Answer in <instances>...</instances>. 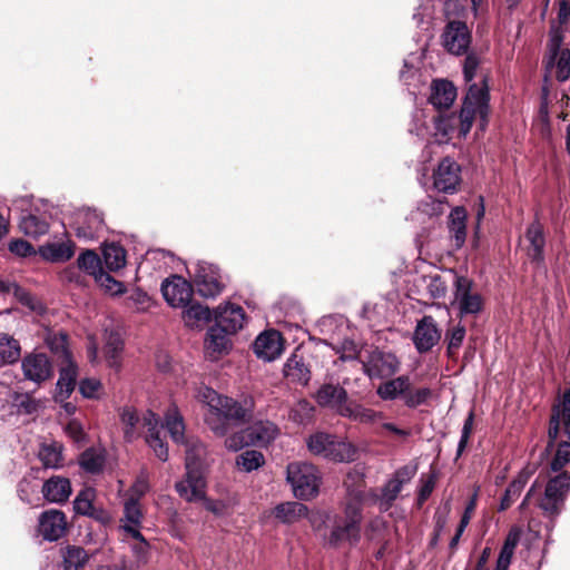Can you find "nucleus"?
<instances>
[{
  "mask_svg": "<svg viewBox=\"0 0 570 570\" xmlns=\"http://www.w3.org/2000/svg\"><path fill=\"white\" fill-rule=\"evenodd\" d=\"M196 397L208 406L205 422L217 436H225L233 428L245 424L252 416V400L237 401L220 395L208 386H200Z\"/></svg>",
  "mask_w": 570,
  "mask_h": 570,
  "instance_id": "1",
  "label": "nucleus"
},
{
  "mask_svg": "<svg viewBox=\"0 0 570 570\" xmlns=\"http://www.w3.org/2000/svg\"><path fill=\"white\" fill-rule=\"evenodd\" d=\"M489 110V88L485 78L482 86L471 83L464 98L461 111L455 116H440L434 121L435 135L442 139L448 138L459 122V134L465 137L472 127L475 116H480L482 127L485 125Z\"/></svg>",
  "mask_w": 570,
  "mask_h": 570,
  "instance_id": "2",
  "label": "nucleus"
},
{
  "mask_svg": "<svg viewBox=\"0 0 570 570\" xmlns=\"http://www.w3.org/2000/svg\"><path fill=\"white\" fill-rule=\"evenodd\" d=\"M124 424V438L127 442H132L141 434V428L147 429L145 436L146 443L153 449L155 455L166 462L168 460V448L160 438L163 425L159 417L151 411H146L140 417L132 407H125L120 414Z\"/></svg>",
  "mask_w": 570,
  "mask_h": 570,
  "instance_id": "3",
  "label": "nucleus"
},
{
  "mask_svg": "<svg viewBox=\"0 0 570 570\" xmlns=\"http://www.w3.org/2000/svg\"><path fill=\"white\" fill-rule=\"evenodd\" d=\"M569 17V0H560L558 23L552 22L550 29L549 53L546 59L544 80H547L548 77L554 76L560 82H563L570 78V50H562L559 57L563 41L561 26L568 22Z\"/></svg>",
  "mask_w": 570,
  "mask_h": 570,
  "instance_id": "4",
  "label": "nucleus"
},
{
  "mask_svg": "<svg viewBox=\"0 0 570 570\" xmlns=\"http://www.w3.org/2000/svg\"><path fill=\"white\" fill-rule=\"evenodd\" d=\"M362 515V494L356 492L352 494L345 503L344 518L336 521L330 535L327 544L337 547L342 542L355 546L361 540Z\"/></svg>",
  "mask_w": 570,
  "mask_h": 570,
  "instance_id": "5",
  "label": "nucleus"
},
{
  "mask_svg": "<svg viewBox=\"0 0 570 570\" xmlns=\"http://www.w3.org/2000/svg\"><path fill=\"white\" fill-rule=\"evenodd\" d=\"M286 479L293 493L301 500H309L317 495L321 475L315 465L308 462H292L286 469Z\"/></svg>",
  "mask_w": 570,
  "mask_h": 570,
  "instance_id": "6",
  "label": "nucleus"
},
{
  "mask_svg": "<svg viewBox=\"0 0 570 570\" xmlns=\"http://www.w3.org/2000/svg\"><path fill=\"white\" fill-rule=\"evenodd\" d=\"M306 444L311 453L335 462H351L356 458V449L351 443L328 433L312 434Z\"/></svg>",
  "mask_w": 570,
  "mask_h": 570,
  "instance_id": "7",
  "label": "nucleus"
},
{
  "mask_svg": "<svg viewBox=\"0 0 570 570\" xmlns=\"http://www.w3.org/2000/svg\"><path fill=\"white\" fill-rule=\"evenodd\" d=\"M202 449V444H195L186 451V475L175 484L179 497L188 502L202 500L205 497L206 483L197 468V453Z\"/></svg>",
  "mask_w": 570,
  "mask_h": 570,
  "instance_id": "8",
  "label": "nucleus"
},
{
  "mask_svg": "<svg viewBox=\"0 0 570 570\" xmlns=\"http://www.w3.org/2000/svg\"><path fill=\"white\" fill-rule=\"evenodd\" d=\"M13 206L20 210L19 227L26 236L38 238L48 233V215L39 208L32 196L14 199Z\"/></svg>",
  "mask_w": 570,
  "mask_h": 570,
  "instance_id": "9",
  "label": "nucleus"
},
{
  "mask_svg": "<svg viewBox=\"0 0 570 570\" xmlns=\"http://www.w3.org/2000/svg\"><path fill=\"white\" fill-rule=\"evenodd\" d=\"M459 316L478 315L482 312L484 301L481 294L473 292V282L465 276H456L454 281L453 302Z\"/></svg>",
  "mask_w": 570,
  "mask_h": 570,
  "instance_id": "10",
  "label": "nucleus"
},
{
  "mask_svg": "<svg viewBox=\"0 0 570 570\" xmlns=\"http://www.w3.org/2000/svg\"><path fill=\"white\" fill-rule=\"evenodd\" d=\"M570 490V476L563 472L552 478L544 490V495L539 501V507L544 513L558 514L566 504V499Z\"/></svg>",
  "mask_w": 570,
  "mask_h": 570,
  "instance_id": "11",
  "label": "nucleus"
},
{
  "mask_svg": "<svg viewBox=\"0 0 570 570\" xmlns=\"http://www.w3.org/2000/svg\"><path fill=\"white\" fill-rule=\"evenodd\" d=\"M362 366L364 374L371 380H382L393 376L400 370V361L392 353L374 350L362 361Z\"/></svg>",
  "mask_w": 570,
  "mask_h": 570,
  "instance_id": "12",
  "label": "nucleus"
},
{
  "mask_svg": "<svg viewBox=\"0 0 570 570\" xmlns=\"http://www.w3.org/2000/svg\"><path fill=\"white\" fill-rule=\"evenodd\" d=\"M442 45L452 55H463L471 45V31L463 21H449L441 36Z\"/></svg>",
  "mask_w": 570,
  "mask_h": 570,
  "instance_id": "13",
  "label": "nucleus"
},
{
  "mask_svg": "<svg viewBox=\"0 0 570 570\" xmlns=\"http://www.w3.org/2000/svg\"><path fill=\"white\" fill-rule=\"evenodd\" d=\"M194 282L200 296L214 298L224 288L219 279L218 268L209 263H197L195 266Z\"/></svg>",
  "mask_w": 570,
  "mask_h": 570,
  "instance_id": "14",
  "label": "nucleus"
},
{
  "mask_svg": "<svg viewBox=\"0 0 570 570\" xmlns=\"http://www.w3.org/2000/svg\"><path fill=\"white\" fill-rule=\"evenodd\" d=\"M461 181V167L452 158L442 159L433 173V187L444 194H452Z\"/></svg>",
  "mask_w": 570,
  "mask_h": 570,
  "instance_id": "15",
  "label": "nucleus"
},
{
  "mask_svg": "<svg viewBox=\"0 0 570 570\" xmlns=\"http://www.w3.org/2000/svg\"><path fill=\"white\" fill-rule=\"evenodd\" d=\"M416 473V466L404 465L397 469L393 476L382 488L379 503L381 510H389L396 500L404 484L409 483Z\"/></svg>",
  "mask_w": 570,
  "mask_h": 570,
  "instance_id": "16",
  "label": "nucleus"
},
{
  "mask_svg": "<svg viewBox=\"0 0 570 570\" xmlns=\"http://www.w3.org/2000/svg\"><path fill=\"white\" fill-rule=\"evenodd\" d=\"M165 301L175 308L186 307L193 296V287L185 278L174 275L161 284Z\"/></svg>",
  "mask_w": 570,
  "mask_h": 570,
  "instance_id": "17",
  "label": "nucleus"
},
{
  "mask_svg": "<svg viewBox=\"0 0 570 570\" xmlns=\"http://www.w3.org/2000/svg\"><path fill=\"white\" fill-rule=\"evenodd\" d=\"M441 340V330L431 315L417 321L413 332V343L419 353L431 351Z\"/></svg>",
  "mask_w": 570,
  "mask_h": 570,
  "instance_id": "18",
  "label": "nucleus"
},
{
  "mask_svg": "<svg viewBox=\"0 0 570 570\" xmlns=\"http://www.w3.org/2000/svg\"><path fill=\"white\" fill-rule=\"evenodd\" d=\"M561 426L564 434L568 435V440H570V389H564L561 405L553 407L548 430V449L553 446V443L559 436Z\"/></svg>",
  "mask_w": 570,
  "mask_h": 570,
  "instance_id": "19",
  "label": "nucleus"
},
{
  "mask_svg": "<svg viewBox=\"0 0 570 570\" xmlns=\"http://www.w3.org/2000/svg\"><path fill=\"white\" fill-rule=\"evenodd\" d=\"M21 368L26 380L41 384L52 375V364L45 353H31L21 361Z\"/></svg>",
  "mask_w": 570,
  "mask_h": 570,
  "instance_id": "20",
  "label": "nucleus"
},
{
  "mask_svg": "<svg viewBox=\"0 0 570 570\" xmlns=\"http://www.w3.org/2000/svg\"><path fill=\"white\" fill-rule=\"evenodd\" d=\"M105 229L104 218L96 209H82L75 220L76 235L79 238L91 240L98 238Z\"/></svg>",
  "mask_w": 570,
  "mask_h": 570,
  "instance_id": "21",
  "label": "nucleus"
},
{
  "mask_svg": "<svg viewBox=\"0 0 570 570\" xmlns=\"http://www.w3.org/2000/svg\"><path fill=\"white\" fill-rule=\"evenodd\" d=\"M67 530V520L62 511L50 509L42 512L38 520L39 534L47 541L59 540Z\"/></svg>",
  "mask_w": 570,
  "mask_h": 570,
  "instance_id": "22",
  "label": "nucleus"
},
{
  "mask_svg": "<svg viewBox=\"0 0 570 570\" xmlns=\"http://www.w3.org/2000/svg\"><path fill=\"white\" fill-rule=\"evenodd\" d=\"M230 335H233V333L216 323L210 326L204 342L206 355L212 360H217L223 354H227L232 347Z\"/></svg>",
  "mask_w": 570,
  "mask_h": 570,
  "instance_id": "23",
  "label": "nucleus"
},
{
  "mask_svg": "<svg viewBox=\"0 0 570 570\" xmlns=\"http://www.w3.org/2000/svg\"><path fill=\"white\" fill-rule=\"evenodd\" d=\"M142 521V512L140 509L139 501L134 498H129L124 504V517L121 518V529L128 533L131 538L138 540L147 547L148 543L140 532Z\"/></svg>",
  "mask_w": 570,
  "mask_h": 570,
  "instance_id": "24",
  "label": "nucleus"
},
{
  "mask_svg": "<svg viewBox=\"0 0 570 570\" xmlns=\"http://www.w3.org/2000/svg\"><path fill=\"white\" fill-rule=\"evenodd\" d=\"M215 323L235 334L243 328L246 321L244 309L235 304L219 305L214 312Z\"/></svg>",
  "mask_w": 570,
  "mask_h": 570,
  "instance_id": "25",
  "label": "nucleus"
},
{
  "mask_svg": "<svg viewBox=\"0 0 570 570\" xmlns=\"http://www.w3.org/2000/svg\"><path fill=\"white\" fill-rule=\"evenodd\" d=\"M254 352L257 357L271 362L283 352L282 337L277 331H266L259 334L254 342Z\"/></svg>",
  "mask_w": 570,
  "mask_h": 570,
  "instance_id": "26",
  "label": "nucleus"
},
{
  "mask_svg": "<svg viewBox=\"0 0 570 570\" xmlns=\"http://www.w3.org/2000/svg\"><path fill=\"white\" fill-rule=\"evenodd\" d=\"M318 405L334 409L338 414L347 407V392L338 384H323L315 394Z\"/></svg>",
  "mask_w": 570,
  "mask_h": 570,
  "instance_id": "27",
  "label": "nucleus"
},
{
  "mask_svg": "<svg viewBox=\"0 0 570 570\" xmlns=\"http://www.w3.org/2000/svg\"><path fill=\"white\" fill-rule=\"evenodd\" d=\"M43 499L50 503H65L72 493L69 479L53 475L45 481L41 489Z\"/></svg>",
  "mask_w": 570,
  "mask_h": 570,
  "instance_id": "28",
  "label": "nucleus"
},
{
  "mask_svg": "<svg viewBox=\"0 0 570 570\" xmlns=\"http://www.w3.org/2000/svg\"><path fill=\"white\" fill-rule=\"evenodd\" d=\"M285 377L295 384L307 385L311 380V370L305 364L302 355L292 354L284 364Z\"/></svg>",
  "mask_w": 570,
  "mask_h": 570,
  "instance_id": "29",
  "label": "nucleus"
},
{
  "mask_svg": "<svg viewBox=\"0 0 570 570\" xmlns=\"http://www.w3.org/2000/svg\"><path fill=\"white\" fill-rule=\"evenodd\" d=\"M411 386L410 377L406 375L397 376L379 385L376 393L384 401H393L397 397L404 400V394Z\"/></svg>",
  "mask_w": 570,
  "mask_h": 570,
  "instance_id": "30",
  "label": "nucleus"
},
{
  "mask_svg": "<svg viewBox=\"0 0 570 570\" xmlns=\"http://www.w3.org/2000/svg\"><path fill=\"white\" fill-rule=\"evenodd\" d=\"M247 429L250 439H253V445L259 446L269 444L279 433L277 425L268 420L257 421Z\"/></svg>",
  "mask_w": 570,
  "mask_h": 570,
  "instance_id": "31",
  "label": "nucleus"
},
{
  "mask_svg": "<svg viewBox=\"0 0 570 570\" xmlns=\"http://www.w3.org/2000/svg\"><path fill=\"white\" fill-rule=\"evenodd\" d=\"M456 97L454 86L448 80L434 81L430 102L438 109L449 108Z\"/></svg>",
  "mask_w": 570,
  "mask_h": 570,
  "instance_id": "32",
  "label": "nucleus"
},
{
  "mask_svg": "<svg viewBox=\"0 0 570 570\" xmlns=\"http://www.w3.org/2000/svg\"><path fill=\"white\" fill-rule=\"evenodd\" d=\"M525 239L529 242L528 256L533 262L541 263L546 244L542 226L537 222L532 223L527 229Z\"/></svg>",
  "mask_w": 570,
  "mask_h": 570,
  "instance_id": "33",
  "label": "nucleus"
},
{
  "mask_svg": "<svg viewBox=\"0 0 570 570\" xmlns=\"http://www.w3.org/2000/svg\"><path fill=\"white\" fill-rule=\"evenodd\" d=\"M449 230L455 242V247L460 248L466 238V210L458 206L449 215Z\"/></svg>",
  "mask_w": 570,
  "mask_h": 570,
  "instance_id": "34",
  "label": "nucleus"
},
{
  "mask_svg": "<svg viewBox=\"0 0 570 570\" xmlns=\"http://www.w3.org/2000/svg\"><path fill=\"white\" fill-rule=\"evenodd\" d=\"M40 256L51 263H63L73 256L70 242L49 243L39 247Z\"/></svg>",
  "mask_w": 570,
  "mask_h": 570,
  "instance_id": "35",
  "label": "nucleus"
},
{
  "mask_svg": "<svg viewBox=\"0 0 570 570\" xmlns=\"http://www.w3.org/2000/svg\"><path fill=\"white\" fill-rule=\"evenodd\" d=\"M165 426L171 438V440L176 443H186L187 451L193 448L195 444H202L200 442H186L185 440V424L181 415L178 413L176 409L169 410L165 417Z\"/></svg>",
  "mask_w": 570,
  "mask_h": 570,
  "instance_id": "36",
  "label": "nucleus"
},
{
  "mask_svg": "<svg viewBox=\"0 0 570 570\" xmlns=\"http://www.w3.org/2000/svg\"><path fill=\"white\" fill-rule=\"evenodd\" d=\"M274 515L283 523H294L307 515V507L301 502H284L275 507Z\"/></svg>",
  "mask_w": 570,
  "mask_h": 570,
  "instance_id": "37",
  "label": "nucleus"
},
{
  "mask_svg": "<svg viewBox=\"0 0 570 570\" xmlns=\"http://www.w3.org/2000/svg\"><path fill=\"white\" fill-rule=\"evenodd\" d=\"M183 308V320L185 325L190 328L202 327L204 324L208 323L213 316L210 309L199 303L190 304Z\"/></svg>",
  "mask_w": 570,
  "mask_h": 570,
  "instance_id": "38",
  "label": "nucleus"
},
{
  "mask_svg": "<svg viewBox=\"0 0 570 570\" xmlns=\"http://www.w3.org/2000/svg\"><path fill=\"white\" fill-rule=\"evenodd\" d=\"M124 347V341L119 332L111 330L105 332L104 354L111 367L119 365V356Z\"/></svg>",
  "mask_w": 570,
  "mask_h": 570,
  "instance_id": "39",
  "label": "nucleus"
},
{
  "mask_svg": "<svg viewBox=\"0 0 570 570\" xmlns=\"http://www.w3.org/2000/svg\"><path fill=\"white\" fill-rule=\"evenodd\" d=\"M76 379L77 366L72 362H69L68 365L60 371L57 382V400L63 401L70 396L76 385Z\"/></svg>",
  "mask_w": 570,
  "mask_h": 570,
  "instance_id": "40",
  "label": "nucleus"
},
{
  "mask_svg": "<svg viewBox=\"0 0 570 570\" xmlns=\"http://www.w3.org/2000/svg\"><path fill=\"white\" fill-rule=\"evenodd\" d=\"M38 458L46 469H59L63 464L62 445L58 442L43 443Z\"/></svg>",
  "mask_w": 570,
  "mask_h": 570,
  "instance_id": "41",
  "label": "nucleus"
},
{
  "mask_svg": "<svg viewBox=\"0 0 570 570\" xmlns=\"http://www.w3.org/2000/svg\"><path fill=\"white\" fill-rule=\"evenodd\" d=\"M63 570H81L88 562V553L78 546H68L61 550Z\"/></svg>",
  "mask_w": 570,
  "mask_h": 570,
  "instance_id": "42",
  "label": "nucleus"
},
{
  "mask_svg": "<svg viewBox=\"0 0 570 570\" xmlns=\"http://www.w3.org/2000/svg\"><path fill=\"white\" fill-rule=\"evenodd\" d=\"M102 256L109 271H119L126 265V250L118 244L105 245Z\"/></svg>",
  "mask_w": 570,
  "mask_h": 570,
  "instance_id": "43",
  "label": "nucleus"
},
{
  "mask_svg": "<svg viewBox=\"0 0 570 570\" xmlns=\"http://www.w3.org/2000/svg\"><path fill=\"white\" fill-rule=\"evenodd\" d=\"M328 345L332 346L336 353L341 354L342 360H354L360 353L358 345L351 338H342V335H331Z\"/></svg>",
  "mask_w": 570,
  "mask_h": 570,
  "instance_id": "44",
  "label": "nucleus"
},
{
  "mask_svg": "<svg viewBox=\"0 0 570 570\" xmlns=\"http://www.w3.org/2000/svg\"><path fill=\"white\" fill-rule=\"evenodd\" d=\"M20 357V344L13 337L0 335V364H11Z\"/></svg>",
  "mask_w": 570,
  "mask_h": 570,
  "instance_id": "45",
  "label": "nucleus"
},
{
  "mask_svg": "<svg viewBox=\"0 0 570 570\" xmlns=\"http://www.w3.org/2000/svg\"><path fill=\"white\" fill-rule=\"evenodd\" d=\"M528 482V476L525 474H519L505 489V492L501 499V503L499 507L500 511L507 510L517 498L521 494Z\"/></svg>",
  "mask_w": 570,
  "mask_h": 570,
  "instance_id": "46",
  "label": "nucleus"
},
{
  "mask_svg": "<svg viewBox=\"0 0 570 570\" xmlns=\"http://www.w3.org/2000/svg\"><path fill=\"white\" fill-rule=\"evenodd\" d=\"M320 332L326 336L325 343L331 342V335L340 336L347 330L342 318L335 316H324L317 322Z\"/></svg>",
  "mask_w": 570,
  "mask_h": 570,
  "instance_id": "47",
  "label": "nucleus"
},
{
  "mask_svg": "<svg viewBox=\"0 0 570 570\" xmlns=\"http://www.w3.org/2000/svg\"><path fill=\"white\" fill-rule=\"evenodd\" d=\"M314 411L315 409L311 402L299 400L292 406L288 417L296 424L305 425L313 419Z\"/></svg>",
  "mask_w": 570,
  "mask_h": 570,
  "instance_id": "48",
  "label": "nucleus"
},
{
  "mask_svg": "<svg viewBox=\"0 0 570 570\" xmlns=\"http://www.w3.org/2000/svg\"><path fill=\"white\" fill-rule=\"evenodd\" d=\"M264 463L263 453L256 450H247L236 458V465L245 472L257 470Z\"/></svg>",
  "mask_w": 570,
  "mask_h": 570,
  "instance_id": "49",
  "label": "nucleus"
},
{
  "mask_svg": "<svg viewBox=\"0 0 570 570\" xmlns=\"http://www.w3.org/2000/svg\"><path fill=\"white\" fill-rule=\"evenodd\" d=\"M518 544V537L509 534L500 550L494 570H508Z\"/></svg>",
  "mask_w": 570,
  "mask_h": 570,
  "instance_id": "50",
  "label": "nucleus"
},
{
  "mask_svg": "<svg viewBox=\"0 0 570 570\" xmlns=\"http://www.w3.org/2000/svg\"><path fill=\"white\" fill-rule=\"evenodd\" d=\"M77 265L79 269L94 277L102 269L100 258L94 250H86L80 254L77 259Z\"/></svg>",
  "mask_w": 570,
  "mask_h": 570,
  "instance_id": "51",
  "label": "nucleus"
},
{
  "mask_svg": "<svg viewBox=\"0 0 570 570\" xmlns=\"http://www.w3.org/2000/svg\"><path fill=\"white\" fill-rule=\"evenodd\" d=\"M104 463V456L94 449L86 450L79 459L80 466L89 473H97L101 471Z\"/></svg>",
  "mask_w": 570,
  "mask_h": 570,
  "instance_id": "52",
  "label": "nucleus"
},
{
  "mask_svg": "<svg viewBox=\"0 0 570 570\" xmlns=\"http://www.w3.org/2000/svg\"><path fill=\"white\" fill-rule=\"evenodd\" d=\"M95 490L86 488L81 490L73 501V510L76 513L88 517L94 509Z\"/></svg>",
  "mask_w": 570,
  "mask_h": 570,
  "instance_id": "53",
  "label": "nucleus"
},
{
  "mask_svg": "<svg viewBox=\"0 0 570 570\" xmlns=\"http://www.w3.org/2000/svg\"><path fill=\"white\" fill-rule=\"evenodd\" d=\"M465 334L466 331L462 324H458L446 332L445 338L448 341V354L450 356L454 355L462 346Z\"/></svg>",
  "mask_w": 570,
  "mask_h": 570,
  "instance_id": "54",
  "label": "nucleus"
},
{
  "mask_svg": "<svg viewBox=\"0 0 570 570\" xmlns=\"http://www.w3.org/2000/svg\"><path fill=\"white\" fill-rule=\"evenodd\" d=\"M250 445H253V439H250L247 428L225 439L226 449L233 452Z\"/></svg>",
  "mask_w": 570,
  "mask_h": 570,
  "instance_id": "55",
  "label": "nucleus"
},
{
  "mask_svg": "<svg viewBox=\"0 0 570 570\" xmlns=\"http://www.w3.org/2000/svg\"><path fill=\"white\" fill-rule=\"evenodd\" d=\"M432 391L429 387H421L415 391H411L410 389L404 394V404L407 407L414 409L420 405H423L431 397Z\"/></svg>",
  "mask_w": 570,
  "mask_h": 570,
  "instance_id": "56",
  "label": "nucleus"
},
{
  "mask_svg": "<svg viewBox=\"0 0 570 570\" xmlns=\"http://www.w3.org/2000/svg\"><path fill=\"white\" fill-rule=\"evenodd\" d=\"M570 462V442L563 440L558 444L556 455L551 461L553 472L561 471Z\"/></svg>",
  "mask_w": 570,
  "mask_h": 570,
  "instance_id": "57",
  "label": "nucleus"
},
{
  "mask_svg": "<svg viewBox=\"0 0 570 570\" xmlns=\"http://www.w3.org/2000/svg\"><path fill=\"white\" fill-rule=\"evenodd\" d=\"M341 415L353 420H358L361 422H368L373 420L375 413L372 410L365 409L361 405L348 404L347 407H343L341 410Z\"/></svg>",
  "mask_w": 570,
  "mask_h": 570,
  "instance_id": "58",
  "label": "nucleus"
},
{
  "mask_svg": "<svg viewBox=\"0 0 570 570\" xmlns=\"http://www.w3.org/2000/svg\"><path fill=\"white\" fill-rule=\"evenodd\" d=\"M474 414L470 412L466 419L464 420L463 428L461 431V438L458 444L456 455L460 456L465 450L469 439L473 429Z\"/></svg>",
  "mask_w": 570,
  "mask_h": 570,
  "instance_id": "59",
  "label": "nucleus"
},
{
  "mask_svg": "<svg viewBox=\"0 0 570 570\" xmlns=\"http://www.w3.org/2000/svg\"><path fill=\"white\" fill-rule=\"evenodd\" d=\"M19 412L24 414L36 413L40 406V402L29 394H21L16 399Z\"/></svg>",
  "mask_w": 570,
  "mask_h": 570,
  "instance_id": "60",
  "label": "nucleus"
},
{
  "mask_svg": "<svg viewBox=\"0 0 570 570\" xmlns=\"http://www.w3.org/2000/svg\"><path fill=\"white\" fill-rule=\"evenodd\" d=\"M100 390L101 383L96 379H85L79 383V391L87 399L97 397Z\"/></svg>",
  "mask_w": 570,
  "mask_h": 570,
  "instance_id": "61",
  "label": "nucleus"
},
{
  "mask_svg": "<svg viewBox=\"0 0 570 570\" xmlns=\"http://www.w3.org/2000/svg\"><path fill=\"white\" fill-rule=\"evenodd\" d=\"M480 60L475 55H468L463 62V77L466 83L473 81L476 70L479 68Z\"/></svg>",
  "mask_w": 570,
  "mask_h": 570,
  "instance_id": "62",
  "label": "nucleus"
},
{
  "mask_svg": "<svg viewBox=\"0 0 570 570\" xmlns=\"http://www.w3.org/2000/svg\"><path fill=\"white\" fill-rule=\"evenodd\" d=\"M95 281L104 286L107 291H110L115 294L120 293L122 291V284L112 278L108 273L104 269L99 272V274L95 277Z\"/></svg>",
  "mask_w": 570,
  "mask_h": 570,
  "instance_id": "63",
  "label": "nucleus"
},
{
  "mask_svg": "<svg viewBox=\"0 0 570 570\" xmlns=\"http://www.w3.org/2000/svg\"><path fill=\"white\" fill-rule=\"evenodd\" d=\"M149 490V481L146 472H141L130 488L131 498L137 499L145 495Z\"/></svg>",
  "mask_w": 570,
  "mask_h": 570,
  "instance_id": "64",
  "label": "nucleus"
}]
</instances>
